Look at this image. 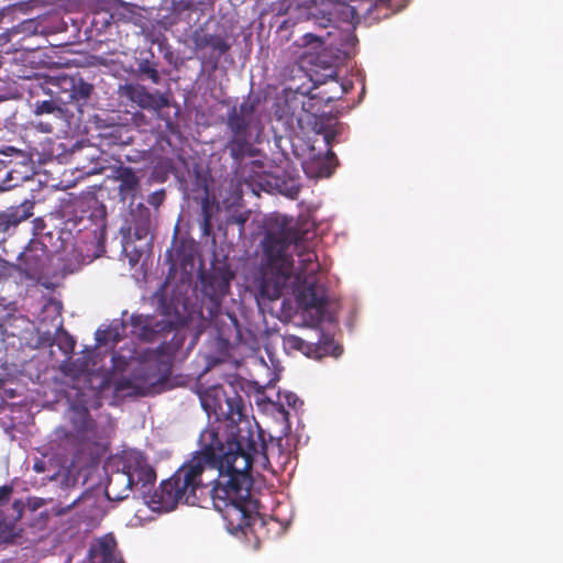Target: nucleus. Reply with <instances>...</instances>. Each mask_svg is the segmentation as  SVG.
Returning <instances> with one entry per match:
<instances>
[{
  "instance_id": "nucleus-1",
  "label": "nucleus",
  "mask_w": 563,
  "mask_h": 563,
  "mask_svg": "<svg viewBox=\"0 0 563 563\" xmlns=\"http://www.w3.org/2000/svg\"><path fill=\"white\" fill-rule=\"evenodd\" d=\"M201 404L209 417L217 421L238 424L236 432L223 442L214 429H206L199 438L200 450L184 463L169 478L163 481L152 496V503L165 511L179 503L196 505L197 490L205 487L202 474L217 471L210 490L214 509L221 514L227 530L236 534L250 528L257 517V501L252 498L254 457L264 450L244 419V404L236 393L227 396L222 388L205 394Z\"/></svg>"
},
{
  "instance_id": "nucleus-2",
  "label": "nucleus",
  "mask_w": 563,
  "mask_h": 563,
  "mask_svg": "<svg viewBox=\"0 0 563 563\" xmlns=\"http://www.w3.org/2000/svg\"><path fill=\"white\" fill-rule=\"evenodd\" d=\"M306 232L297 229L292 218L275 214L266 221V233L263 240L265 263L261 267L260 292L269 300L278 299L284 286L294 274V262L288 249H294L299 257L296 278L318 276L320 264L313 251L306 245Z\"/></svg>"
},
{
  "instance_id": "nucleus-3",
  "label": "nucleus",
  "mask_w": 563,
  "mask_h": 563,
  "mask_svg": "<svg viewBox=\"0 0 563 563\" xmlns=\"http://www.w3.org/2000/svg\"><path fill=\"white\" fill-rule=\"evenodd\" d=\"M257 102L246 99L238 108H233L228 114L227 125L232 135L225 147L230 156L236 161H242L245 156H252L251 128L257 121Z\"/></svg>"
},
{
  "instance_id": "nucleus-4",
  "label": "nucleus",
  "mask_w": 563,
  "mask_h": 563,
  "mask_svg": "<svg viewBox=\"0 0 563 563\" xmlns=\"http://www.w3.org/2000/svg\"><path fill=\"white\" fill-rule=\"evenodd\" d=\"M51 252L40 239H31L13 265L27 279L41 282L49 276Z\"/></svg>"
},
{
  "instance_id": "nucleus-5",
  "label": "nucleus",
  "mask_w": 563,
  "mask_h": 563,
  "mask_svg": "<svg viewBox=\"0 0 563 563\" xmlns=\"http://www.w3.org/2000/svg\"><path fill=\"white\" fill-rule=\"evenodd\" d=\"M132 334L143 342H157L166 340L167 335L174 331L173 322L167 319H157L154 316L133 314L130 319ZM181 345V341L177 342L174 349L166 345L163 341L158 350L161 353L174 354Z\"/></svg>"
},
{
  "instance_id": "nucleus-6",
  "label": "nucleus",
  "mask_w": 563,
  "mask_h": 563,
  "mask_svg": "<svg viewBox=\"0 0 563 563\" xmlns=\"http://www.w3.org/2000/svg\"><path fill=\"white\" fill-rule=\"evenodd\" d=\"M70 435L77 441L79 451L84 452L102 445V430L92 419L86 406L73 405L70 407Z\"/></svg>"
},
{
  "instance_id": "nucleus-7",
  "label": "nucleus",
  "mask_w": 563,
  "mask_h": 563,
  "mask_svg": "<svg viewBox=\"0 0 563 563\" xmlns=\"http://www.w3.org/2000/svg\"><path fill=\"white\" fill-rule=\"evenodd\" d=\"M234 277L235 273L229 265H214L209 272L201 274V291L213 305L219 306L223 298L229 295L231 282Z\"/></svg>"
},
{
  "instance_id": "nucleus-8",
  "label": "nucleus",
  "mask_w": 563,
  "mask_h": 563,
  "mask_svg": "<svg viewBox=\"0 0 563 563\" xmlns=\"http://www.w3.org/2000/svg\"><path fill=\"white\" fill-rule=\"evenodd\" d=\"M295 296L297 303L305 310L322 311L327 307V289L318 276L296 278Z\"/></svg>"
},
{
  "instance_id": "nucleus-9",
  "label": "nucleus",
  "mask_w": 563,
  "mask_h": 563,
  "mask_svg": "<svg viewBox=\"0 0 563 563\" xmlns=\"http://www.w3.org/2000/svg\"><path fill=\"white\" fill-rule=\"evenodd\" d=\"M34 202L24 200L19 206L7 208L0 212V243H3L16 230L20 223L33 216Z\"/></svg>"
},
{
  "instance_id": "nucleus-10",
  "label": "nucleus",
  "mask_w": 563,
  "mask_h": 563,
  "mask_svg": "<svg viewBox=\"0 0 563 563\" xmlns=\"http://www.w3.org/2000/svg\"><path fill=\"white\" fill-rule=\"evenodd\" d=\"M34 202L24 200L19 206L7 208L0 212V243H3L16 230L20 223L33 216Z\"/></svg>"
},
{
  "instance_id": "nucleus-11",
  "label": "nucleus",
  "mask_w": 563,
  "mask_h": 563,
  "mask_svg": "<svg viewBox=\"0 0 563 563\" xmlns=\"http://www.w3.org/2000/svg\"><path fill=\"white\" fill-rule=\"evenodd\" d=\"M133 486L141 484L146 486L155 482L156 474L153 467L140 453H129L122 460V468Z\"/></svg>"
},
{
  "instance_id": "nucleus-12",
  "label": "nucleus",
  "mask_w": 563,
  "mask_h": 563,
  "mask_svg": "<svg viewBox=\"0 0 563 563\" xmlns=\"http://www.w3.org/2000/svg\"><path fill=\"white\" fill-rule=\"evenodd\" d=\"M110 178L118 183V195L121 201H133L141 190V178L136 172L124 165L115 166L112 169Z\"/></svg>"
},
{
  "instance_id": "nucleus-13",
  "label": "nucleus",
  "mask_w": 563,
  "mask_h": 563,
  "mask_svg": "<svg viewBox=\"0 0 563 563\" xmlns=\"http://www.w3.org/2000/svg\"><path fill=\"white\" fill-rule=\"evenodd\" d=\"M59 88H63V91L58 96V100L64 106L73 102L79 106L85 104L93 90V86L80 77L64 78Z\"/></svg>"
},
{
  "instance_id": "nucleus-14",
  "label": "nucleus",
  "mask_w": 563,
  "mask_h": 563,
  "mask_svg": "<svg viewBox=\"0 0 563 563\" xmlns=\"http://www.w3.org/2000/svg\"><path fill=\"white\" fill-rule=\"evenodd\" d=\"M75 508H80V518L84 521H95L103 517V511L98 505V499L91 493H82L80 496L75 498L70 504L66 506H57L55 508V515L63 516L68 514Z\"/></svg>"
},
{
  "instance_id": "nucleus-15",
  "label": "nucleus",
  "mask_w": 563,
  "mask_h": 563,
  "mask_svg": "<svg viewBox=\"0 0 563 563\" xmlns=\"http://www.w3.org/2000/svg\"><path fill=\"white\" fill-rule=\"evenodd\" d=\"M25 54L15 52L0 57V79L15 82L31 77V68L25 64Z\"/></svg>"
},
{
  "instance_id": "nucleus-16",
  "label": "nucleus",
  "mask_w": 563,
  "mask_h": 563,
  "mask_svg": "<svg viewBox=\"0 0 563 563\" xmlns=\"http://www.w3.org/2000/svg\"><path fill=\"white\" fill-rule=\"evenodd\" d=\"M129 97L142 109L153 110L157 117L165 120L161 114L164 108L169 106L168 98L159 91L151 92L144 86L129 87Z\"/></svg>"
},
{
  "instance_id": "nucleus-17",
  "label": "nucleus",
  "mask_w": 563,
  "mask_h": 563,
  "mask_svg": "<svg viewBox=\"0 0 563 563\" xmlns=\"http://www.w3.org/2000/svg\"><path fill=\"white\" fill-rule=\"evenodd\" d=\"M1 172L4 175L7 183L0 185V191L15 188L29 180L31 177V168L27 163H12V161H1Z\"/></svg>"
},
{
  "instance_id": "nucleus-18",
  "label": "nucleus",
  "mask_w": 563,
  "mask_h": 563,
  "mask_svg": "<svg viewBox=\"0 0 563 563\" xmlns=\"http://www.w3.org/2000/svg\"><path fill=\"white\" fill-rule=\"evenodd\" d=\"M132 487L133 485L129 481L126 473L119 470L109 477L104 495L111 501H122L129 497Z\"/></svg>"
},
{
  "instance_id": "nucleus-19",
  "label": "nucleus",
  "mask_w": 563,
  "mask_h": 563,
  "mask_svg": "<svg viewBox=\"0 0 563 563\" xmlns=\"http://www.w3.org/2000/svg\"><path fill=\"white\" fill-rule=\"evenodd\" d=\"M192 42L196 49L211 47L212 49L219 52L221 55L228 53L231 47L224 37L217 34L206 33L202 27L197 29L192 33Z\"/></svg>"
},
{
  "instance_id": "nucleus-20",
  "label": "nucleus",
  "mask_w": 563,
  "mask_h": 563,
  "mask_svg": "<svg viewBox=\"0 0 563 563\" xmlns=\"http://www.w3.org/2000/svg\"><path fill=\"white\" fill-rule=\"evenodd\" d=\"M13 489L9 485L0 487V506L8 503ZM14 523L8 521L0 510V541L8 542L13 538Z\"/></svg>"
},
{
  "instance_id": "nucleus-21",
  "label": "nucleus",
  "mask_w": 563,
  "mask_h": 563,
  "mask_svg": "<svg viewBox=\"0 0 563 563\" xmlns=\"http://www.w3.org/2000/svg\"><path fill=\"white\" fill-rule=\"evenodd\" d=\"M153 386H146L145 384L139 383L136 379L122 378L117 382L115 390L119 393H125L126 396L140 397L147 396Z\"/></svg>"
},
{
  "instance_id": "nucleus-22",
  "label": "nucleus",
  "mask_w": 563,
  "mask_h": 563,
  "mask_svg": "<svg viewBox=\"0 0 563 563\" xmlns=\"http://www.w3.org/2000/svg\"><path fill=\"white\" fill-rule=\"evenodd\" d=\"M90 555L100 558V563H124L115 552V543L113 541L101 540L97 550H90Z\"/></svg>"
},
{
  "instance_id": "nucleus-23",
  "label": "nucleus",
  "mask_w": 563,
  "mask_h": 563,
  "mask_svg": "<svg viewBox=\"0 0 563 563\" xmlns=\"http://www.w3.org/2000/svg\"><path fill=\"white\" fill-rule=\"evenodd\" d=\"M55 98L35 102V114H54L58 119L64 118V104L58 100L60 92L56 91Z\"/></svg>"
},
{
  "instance_id": "nucleus-24",
  "label": "nucleus",
  "mask_w": 563,
  "mask_h": 563,
  "mask_svg": "<svg viewBox=\"0 0 563 563\" xmlns=\"http://www.w3.org/2000/svg\"><path fill=\"white\" fill-rule=\"evenodd\" d=\"M38 22L34 19H25L7 30L8 41H11L16 35H22V38L37 34Z\"/></svg>"
},
{
  "instance_id": "nucleus-25",
  "label": "nucleus",
  "mask_w": 563,
  "mask_h": 563,
  "mask_svg": "<svg viewBox=\"0 0 563 563\" xmlns=\"http://www.w3.org/2000/svg\"><path fill=\"white\" fill-rule=\"evenodd\" d=\"M170 12L163 15L166 23L169 25L177 24L180 21L181 14L186 11L195 10L191 0H174L168 9Z\"/></svg>"
},
{
  "instance_id": "nucleus-26",
  "label": "nucleus",
  "mask_w": 563,
  "mask_h": 563,
  "mask_svg": "<svg viewBox=\"0 0 563 563\" xmlns=\"http://www.w3.org/2000/svg\"><path fill=\"white\" fill-rule=\"evenodd\" d=\"M278 398L280 402L276 405L277 411L285 421H288L289 413L285 409L284 404L292 409H297L302 406V400L292 391L279 393Z\"/></svg>"
},
{
  "instance_id": "nucleus-27",
  "label": "nucleus",
  "mask_w": 563,
  "mask_h": 563,
  "mask_svg": "<svg viewBox=\"0 0 563 563\" xmlns=\"http://www.w3.org/2000/svg\"><path fill=\"white\" fill-rule=\"evenodd\" d=\"M330 82L333 85V88L330 90H323L320 92V98L324 100L327 103L332 102L334 100L340 99L345 92L349 91V87H346L344 84H339V80L336 76L329 75Z\"/></svg>"
},
{
  "instance_id": "nucleus-28",
  "label": "nucleus",
  "mask_w": 563,
  "mask_h": 563,
  "mask_svg": "<svg viewBox=\"0 0 563 563\" xmlns=\"http://www.w3.org/2000/svg\"><path fill=\"white\" fill-rule=\"evenodd\" d=\"M137 74L150 79L155 85L161 82V76L156 68V64L147 58L141 59L137 63Z\"/></svg>"
},
{
  "instance_id": "nucleus-29",
  "label": "nucleus",
  "mask_w": 563,
  "mask_h": 563,
  "mask_svg": "<svg viewBox=\"0 0 563 563\" xmlns=\"http://www.w3.org/2000/svg\"><path fill=\"white\" fill-rule=\"evenodd\" d=\"M62 369L67 375L71 376H80L81 374L86 373L88 371V363L86 360L77 358L74 362L64 363L62 365Z\"/></svg>"
},
{
  "instance_id": "nucleus-30",
  "label": "nucleus",
  "mask_w": 563,
  "mask_h": 563,
  "mask_svg": "<svg viewBox=\"0 0 563 563\" xmlns=\"http://www.w3.org/2000/svg\"><path fill=\"white\" fill-rule=\"evenodd\" d=\"M280 188V191L284 192L286 196L290 197L291 199L297 198L299 191H300V183L298 178L289 177L288 180L283 181L282 185H278Z\"/></svg>"
},
{
  "instance_id": "nucleus-31",
  "label": "nucleus",
  "mask_w": 563,
  "mask_h": 563,
  "mask_svg": "<svg viewBox=\"0 0 563 563\" xmlns=\"http://www.w3.org/2000/svg\"><path fill=\"white\" fill-rule=\"evenodd\" d=\"M296 43L300 47H310L313 51L320 49L323 46L321 37L312 33H306Z\"/></svg>"
},
{
  "instance_id": "nucleus-32",
  "label": "nucleus",
  "mask_w": 563,
  "mask_h": 563,
  "mask_svg": "<svg viewBox=\"0 0 563 563\" xmlns=\"http://www.w3.org/2000/svg\"><path fill=\"white\" fill-rule=\"evenodd\" d=\"M96 341L98 345H106L109 341L117 343L119 341L118 333L112 334L111 330H98L96 332Z\"/></svg>"
},
{
  "instance_id": "nucleus-33",
  "label": "nucleus",
  "mask_w": 563,
  "mask_h": 563,
  "mask_svg": "<svg viewBox=\"0 0 563 563\" xmlns=\"http://www.w3.org/2000/svg\"><path fill=\"white\" fill-rule=\"evenodd\" d=\"M318 133L323 134L324 142L329 146V153L331 155H333V153L330 151V148H331L332 143L338 134V129H335V128L319 129Z\"/></svg>"
},
{
  "instance_id": "nucleus-34",
  "label": "nucleus",
  "mask_w": 563,
  "mask_h": 563,
  "mask_svg": "<svg viewBox=\"0 0 563 563\" xmlns=\"http://www.w3.org/2000/svg\"><path fill=\"white\" fill-rule=\"evenodd\" d=\"M165 200V190L164 189H159V190H156L154 192H152L151 195H148L147 197V202L153 206L154 208H158L163 205Z\"/></svg>"
},
{
  "instance_id": "nucleus-35",
  "label": "nucleus",
  "mask_w": 563,
  "mask_h": 563,
  "mask_svg": "<svg viewBox=\"0 0 563 563\" xmlns=\"http://www.w3.org/2000/svg\"><path fill=\"white\" fill-rule=\"evenodd\" d=\"M286 343L288 344L289 347L298 350V351H302L303 347L306 346V342L297 335L287 336Z\"/></svg>"
},
{
  "instance_id": "nucleus-36",
  "label": "nucleus",
  "mask_w": 563,
  "mask_h": 563,
  "mask_svg": "<svg viewBox=\"0 0 563 563\" xmlns=\"http://www.w3.org/2000/svg\"><path fill=\"white\" fill-rule=\"evenodd\" d=\"M175 261L180 263L181 265H186L187 263H191L194 257L192 255H185L180 247H176L174 251Z\"/></svg>"
},
{
  "instance_id": "nucleus-37",
  "label": "nucleus",
  "mask_w": 563,
  "mask_h": 563,
  "mask_svg": "<svg viewBox=\"0 0 563 563\" xmlns=\"http://www.w3.org/2000/svg\"><path fill=\"white\" fill-rule=\"evenodd\" d=\"M45 311H49L52 310L56 317H60L62 314V305L60 302H57V301H49L45 308H44Z\"/></svg>"
},
{
  "instance_id": "nucleus-38",
  "label": "nucleus",
  "mask_w": 563,
  "mask_h": 563,
  "mask_svg": "<svg viewBox=\"0 0 563 563\" xmlns=\"http://www.w3.org/2000/svg\"><path fill=\"white\" fill-rule=\"evenodd\" d=\"M12 509L16 514L14 520L16 521V520L21 519V517L23 515V510H24L23 501L19 500V499L14 500L13 504H12Z\"/></svg>"
},
{
  "instance_id": "nucleus-39",
  "label": "nucleus",
  "mask_w": 563,
  "mask_h": 563,
  "mask_svg": "<svg viewBox=\"0 0 563 563\" xmlns=\"http://www.w3.org/2000/svg\"><path fill=\"white\" fill-rule=\"evenodd\" d=\"M75 345H76L75 340L70 335L66 334L65 335V342H64V350H65V352L66 353L67 352H73L74 349H75Z\"/></svg>"
},
{
  "instance_id": "nucleus-40",
  "label": "nucleus",
  "mask_w": 563,
  "mask_h": 563,
  "mask_svg": "<svg viewBox=\"0 0 563 563\" xmlns=\"http://www.w3.org/2000/svg\"><path fill=\"white\" fill-rule=\"evenodd\" d=\"M33 470L36 473H43L46 470V463L43 460H36L33 464Z\"/></svg>"
},
{
  "instance_id": "nucleus-41",
  "label": "nucleus",
  "mask_w": 563,
  "mask_h": 563,
  "mask_svg": "<svg viewBox=\"0 0 563 563\" xmlns=\"http://www.w3.org/2000/svg\"><path fill=\"white\" fill-rule=\"evenodd\" d=\"M37 126L41 129L42 132H45V133H52L54 130L53 125L47 122H38Z\"/></svg>"
},
{
  "instance_id": "nucleus-42",
  "label": "nucleus",
  "mask_w": 563,
  "mask_h": 563,
  "mask_svg": "<svg viewBox=\"0 0 563 563\" xmlns=\"http://www.w3.org/2000/svg\"><path fill=\"white\" fill-rule=\"evenodd\" d=\"M205 227H206V230H207V229H208V227H209V220H208V218H206V220H205Z\"/></svg>"
},
{
  "instance_id": "nucleus-43",
  "label": "nucleus",
  "mask_w": 563,
  "mask_h": 563,
  "mask_svg": "<svg viewBox=\"0 0 563 563\" xmlns=\"http://www.w3.org/2000/svg\"><path fill=\"white\" fill-rule=\"evenodd\" d=\"M252 164L253 165H261V163L258 161H253Z\"/></svg>"
}]
</instances>
